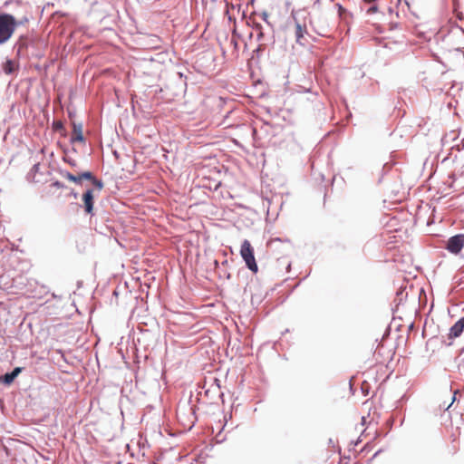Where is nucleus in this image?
<instances>
[{"label":"nucleus","instance_id":"1","mask_svg":"<svg viewBox=\"0 0 464 464\" xmlns=\"http://www.w3.org/2000/svg\"><path fill=\"white\" fill-rule=\"evenodd\" d=\"M28 22L26 14L16 17L10 14H0V44H5L14 34L18 25H23Z\"/></svg>","mask_w":464,"mask_h":464},{"label":"nucleus","instance_id":"2","mask_svg":"<svg viewBox=\"0 0 464 464\" xmlns=\"http://www.w3.org/2000/svg\"><path fill=\"white\" fill-rule=\"evenodd\" d=\"M240 256L249 270L255 273L257 272V265L254 256V248L247 239H245L241 244Z\"/></svg>","mask_w":464,"mask_h":464},{"label":"nucleus","instance_id":"3","mask_svg":"<svg viewBox=\"0 0 464 464\" xmlns=\"http://www.w3.org/2000/svg\"><path fill=\"white\" fill-rule=\"evenodd\" d=\"M464 246V234L455 235L448 239L446 249L452 253L458 254Z\"/></svg>","mask_w":464,"mask_h":464},{"label":"nucleus","instance_id":"4","mask_svg":"<svg viewBox=\"0 0 464 464\" xmlns=\"http://www.w3.org/2000/svg\"><path fill=\"white\" fill-rule=\"evenodd\" d=\"M93 190L88 188L82 195L83 208L87 214H93Z\"/></svg>","mask_w":464,"mask_h":464},{"label":"nucleus","instance_id":"5","mask_svg":"<svg viewBox=\"0 0 464 464\" xmlns=\"http://www.w3.org/2000/svg\"><path fill=\"white\" fill-rule=\"evenodd\" d=\"M22 370L21 367H15L11 372L5 373L1 377L2 382L6 385L11 384L19 373H21Z\"/></svg>","mask_w":464,"mask_h":464},{"label":"nucleus","instance_id":"6","mask_svg":"<svg viewBox=\"0 0 464 464\" xmlns=\"http://www.w3.org/2000/svg\"><path fill=\"white\" fill-rule=\"evenodd\" d=\"M464 329V317L460 318L450 330V337H459Z\"/></svg>","mask_w":464,"mask_h":464},{"label":"nucleus","instance_id":"7","mask_svg":"<svg viewBox=\"0 0 464 464\" xmlns=\"http://www.w3.org/2000/svg\"><path fill=\"white\" fill-rule=\"evenodd\" d=\"M83 140H84V137H83L82 130V125L73 124V134L71 138V141L72 142H76V141L82 142Z\"/></svg>","mask_w":464,"mask_h":464},{"label":"nucleus","instance_id":"8","mask_svg":"<svg viewBox=\"0 0 464 464\" xmlns=\"http://www.w3.org/2000/svg\"><path fill=\"white\" fill-rule=\"evenodd\" d=\"M306 33L305 27H303L298 22L295 23V39L296 43L300 44H304L302 39L304 38V34Z\"/></svg>","mask_w":464,"mask_h":464},{"label":"nucleus","instance_id":"9","mask_svg":"<svg viewBox=\"0 0 464 464\" xmlns=\"http://www.w3.org/2000/svg\"><path fill=\"white\" fill-rule=\"evenodd\" d=\"M2 68H3V71L5 72V73L11 74L17 69V65H16L15 62L13 60H6L3 63Z\"/></svg>","mask_w":464,"mask_h":464},{"label":"nucleus","instance_id":"10","mask_svg":"<svg viewBox=\"0 0 464 464\" xmlns=\"http://www.w3.org/2000/svg\"><path fill=\"white\" fill-rule=\"evenodd\" d=\"M61 175L63 178L67 179L68 180L74 182L75 184H82L80 174L73 175V174L70 173L69 171H62Z\"/></svg>","mask_w":464,"mask_h":464},{"label":"nucleus","instance_id":"11","mask_svg":"<svg viewBox=\"0 0 464 464\" xmlns=\"http://www.w3.org/2000/svg\"><path fill=\"white\" fill-rule=\"evenodd\" d=\"M81 181L82 182L83 179L92 180L94 179L93 174L91 171H84L80 173Z\"/></svg>","mask_w":464,"mask_h":464},{"label":"nucleus","instance_id":"12","mask_svg":"<svg viewBox=\"0 0 464 464\" xmlns=\"http://www.w3.org/2000/svg\"><path fill=\"white\" fill-rule=\"evenodd\" d=\"M92 183L98 188V190H102L103 188V183L102 180L97 179L95 177L92 180Z\"/></svg>","mask_w":464,"mask_h":464},{"label":"nucleus","instance_id":"13","mask_svg":"<svg viewBox=\"0 0 464 464\" xmlns=\"http://www.w3.org/2000/svg\"><path fill=\"white\" fill-rule=\"evenodd\" d=\"M261 17H262V19H263V20H264L267 24H269V25H270V23H269V21H268V14H267V12H263V13L261 14Z\"/></svg>","mask_w":464,"mask_h":464},{"label":"nucleus","instance_id":"14","mask_svg":"<svg viewBox=\"0 0 464 464\" xmlns=\"http://www.w3.org/2000/svg\"><path fill=\"white\" fill-rule=\"evenodd\" d=\"M256 30H259L261 31V25L260 24H257L256 26ZM264 37V34L262 32H259L258 34H257V40L260 41L262 38Z\"/></svg>","mask_w":464,"mask_h":464},{"label":"nucleus","instance_id":"15","mask_svg":"<svg viewBox=\"0 0 464 464\" xmlns=\"http://www.w3.org/2000/svg\"><path fill=\"white\" fill-rule=\"evenodd\" d=\"M39 167H40V164L39 163H35L33 167H32V171L33 172H37L39 170Z\"/></svg>","mask_w":464,"mask_h":464},{"label":"nucleus","instance_id":"16","mask_svg":"<svg viewBox=\"0 0 464 464\" xmlns=\"http://www.w3.org/2000/svg\"><path fill=\"white\" fill-rule=\"evenodd\" d=\"M54 186H56V187H58V188H62V187H63V185H62L59 181H56V182L54 183Z\"/></svg>","mask_w":464,"mask_h":464},{"label":"nucleus","instance_id":"17","mask_svg":"<svg viewBox=\"0 0 464 464\" xmlns=\"http://www.w3.org/2000/svg\"><path fill=\"white\" fill-rule=\"evenodd\" d=\"M61 127H62V123L61 122L55 123V128H61Z\"/></svg>","mask_w":464,"mask_h":464},{"label":"nucleus","instance_id":"18","mask_svg":"<svg viewBox=\"0 0 464 464\" xmlns=\"http://www.w3.org/2000/svg\"><path fill=\"white\" fill-rule=\"evenodd\" d=\"M380 452H381V450L376 451L375 454L373 455V458L376 457Z\"/></svg>","mask_w":464,"mask_h":464},{"label":"nucleus","instance_id":"19","mask_svg":"<svg viewBox=\"0 0 464 464\" xmlns=\"http://www.w3.org/2000/svg\"><path fill=\"white\" fill-rule=\"evenodd\" d=\"M450 406H452V402L450 403V405H448V407H446V410H449V408H450Z\"/></svg>","mask_w":464,"mask_h":464},{"label":"nucleus","instance_id":"20","mask_svg":"<svg viewBox=\"0 0 464 464\" xmlns=\"http://www.w3.org/2000/svg\"><path fill=\"white\" fill-rule=\"evenodd\" d=\"M450 406H452V402L450 403V405H448V407H446V410H449V408H450Z\"/></svg>","mask_w":464,"mask_h":464},{"label":"nucleus","instance_id":"21","mask_svg":"<svg viewBox=\"0 0 464 464\" xmlns=\"http://www.w3.org/2000/svg\"><path fill=\"white\" fill-rule=\"evenodd\" d=\"M450 406H452V402L450 403V405H448V407H446V410H449V408H450Z\"/></svg>","mask_w":464,"mask_h":464},{"label":"nucleus","instance_id":"22","mask_svg":"<svg viewBox=\"0 0 464 464\" xmlns=\"http://www.w3.org/2000/svg\"><path fill=\"white\" fill-rule=\"evenodd\" d=\"M72 196L76 198H77V193H72Z\"/></svg>","mask_w":464,"mask_h":464},{"label":"nucleus","instance_id":"23","mask_svg":"<svg viewBox=\"0 0 464 464\" xmlns=\"http://www.w3.org/2000/svg\"><path fill=\"white\" fill-rule=\"evenodd\" d=\"M454 395H456V393H455ZM455 399H456V397H455V396H453V397H452V402L455 401Z\"/></svg>","mask_w":464,"mask_h":464}]
</instances>
